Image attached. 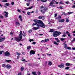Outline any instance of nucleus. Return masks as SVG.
Listing matches in <instances>:
<instances>
[{
	"label": "nucleus",
	"instance_id": "nucleus-1",
	"mask_svg": "<svg viewBox=\"0 0 75 75\" xmlns=\"http://www.w3.org/2000/svg\"><path fill=\"white\" fill-rule=\"evenodd\" d=\"M34 22L35 23H34L32 25V26H34V25H36L37 27H34L33 30H38L40 27H42L43 28H45V25L43 23L42 21L40 20H37L35 19L34 21Z\"/></svg>",
	"mask_w": 75,
	"mask_h": 75
},
{
	"label": "nucleus",
	"instance_id": "nucleus-2",
	"mask_svg": "<svg viewBox=\"0 0 75 75\" xmlns=\"http://www.w3.org/2000/svg\"><path fill=\"white\" fill-rule=\"evenodd\" d=\"M22 34V31L21 30L20 32L19 37L15 38V40L16 41H18L19 42L21 40V39H22V36H21Z\"/></svg>",
	"mask_w": 75,
	"mask_h": 75
},
{
	"label": "nucleus",
	"instance_id": "nucleus-3",
	"mask_svg": "<svg viewBox=\"0 0 75 75\" xmlns=\"http://www.w3.org/2000/svg\"><path fill=\"white\" fill-rule=\"evenodd\" d=\"M61 34V32L56 31L54 33H53V37H57V36Z\"/></svg>",
	"mask_w": 75,
	"mask_h": 75
},
{
	"label": "nucleus",
	"instance_id": "nucleus-4",
	"mask_svg": "<svg viewBox=\"0 0 75 75\" xmlns=\"http://www.w3.org/2000/svg\"><path fill=\"white\" fill-rule=\"evenodd\" d=\"M4 55L5 57H8L10 55V53L8 51H6L4 53Z\"/></svg>",
	"mask_w": 75,
	"mask_h": 75
},
{
	"label": "nucleus",
	"instance_id": "nucleus-5",
	"mask_svg": "<svg viewBox=\"0 0 75 75\" xmlns=\"http://www.w3.org/2000/svg\"><path fill=\"white\" fill-rule=\"evenodd\" d=\"M54 2L52 1V2H50V4L49 6H51V7H55V5H53L54 4Z\"/></svg>",
	"mask_w": 75,
	"mask_h": 75
},
{
	"label": "nucleus",
	"instance_id": "nucleus-6",
	"mask_svg": "<svg viewBox=\"0 0 75 75\" xmlns=\"http://www.w3.org/2000/svg\"><path fill=\"white\" fill-rule=\"evenodd\" d=\"M60 65H58V67L59 68H64L65 67V66H64V64L61 63Z\"/></svg>",
	"mask_w": 75,
	"mask_h": 75
},
{
	"label": "nucleus",
	"instance_id": "nucleus-7",
	"mask_svg": "<svg viewBox=\"0 0 75 75\" xmlns=\"http://www.w3.org/2000/svg\"><path fill=\"white\" fill-rule=\"evenodd\" d=\"M4 13H5L6 14L4 15V17H5V18H7L8 17V13L7 12L5 11L4 12Z\"/></svg>",
	"mask_w": 75,
	"mask_h": 75
},
{
	"label": "nucleus",
	"instance_id": "nucleus-8",
	"mask_svg": "<svg viewBox=\"0 0 75 75\" xmlns=\"http://www.w3.org/2000/svg\"><path fill=\"white\" fill-rule=\"evenodd\" d=\"M39 19H42V20H45V16H40L38 17Z\"/></svg>",
	"mask_w": 75,
	"mask_h": 75
},
{
	"label": "nucleus",
	"instance_id": "nucleus-9",
	"mask_svg": "<svg viewBox=\"0 0 75 75\" xmlns=\"http://www.w3.org/2000/svg\"><path fill=\"white\" fill-rule=\"evenodd\" d=\"M35 52L33 50H31L30 52V55H33V54H35Z\"/></svg>",
	"mask_w": 75,
	"mask_h": 75
},
{
	"label": "nucleus",
	"instance_id": "nucleus-10",
	"mask_svg": "<svg viewBox=\"0 0 75 75\" xmlns=\"http://www.w3.org/2000/svg\"><path fill=\"white\" fill-rule=\"evenodd\" d=\"M6 68H8V69H10V68H11V65L8 64L6 65Z\"/></svg>",
	"mask_w": 75,
	"mask_h": 75
},
{
	"label": "nucleus",
	"instance_id": "nucleus-11",
	"mask_svg": "<svg viewBox=\"0 0 75 75\" xmlns=\"http://www.w3.org/2000/svg\"><path fill=\"white\" fill-rule=\"evenodd\" d=\"M5 39H6V38H5V37H4V38H1L0 39V42L3 41L4 40H5Z\"/></svg>",
	"mask_w": 75,
	"mask_h": 75
},
{
	"label": "nucleus",
	"instance_id": "nucleus-12",
	"mask_svg": "<svg viewBox=\"0 0 75 75\" xmlns=\"http://www.w3.org/2000/svg\"><path fill=\"white\" fill-rule=\"evenodd\" d=\"M65 21V20L64 19H61L59 20V22H60V23H62L63 22H64Z\"/></svg>",
	"mask_w": 75,
	"mask_h": 75
},
{
	"label": "nucleus",
	"instance_id": "nucleus-13",
	"mask_svg": "<svg viewBox=\"0 0 75 75\" xmlns=\"http://www.w3.org/2000/svg\"><path fill=\"white\" fill-rule=\"evenodd\" d=\"M54 30L52 29H51L50 30H49V33H52L54 31Z\"/></svg>",
	"mask_w": 75,
	"mask_h": 75
},
{
	"label": "nucleus",
	"instance_id": "nucleus-14",
	"mask_svg": "<svg viewBox=\"0 0 75 75\" xmlns=\"http://www.w3.org/2000/svg\"><path fill=\"white\" fill-rule=\"evenodd\" d=\"M48 65L50 66H51V65H52V62H51V61H50L48 63Z\"/></svg>",
	"mask_w": 75,
	"mask_h": 75
},
{
	"label": "nucleus",
	"instance_id": "nucleus-15",
	"mask_svg": "<svg viewBox=\"0 0 75 75\" xmlns=\"http://www.w3.org/2000/svg\"><path fill=\"white\" fill-rule=\"evenodd\" d=\"M43 10L45 11H47V10H48V9L47 8H46V7H45L44 9H43Z\"/></svg>",
	"mask_w": 75,
	"mask_h": 75
},
{
	"label": "nucleus",
	"instance_id": "nucleus-16",
	"mask_svg": "<svg viewBox=\"0 0 75 75\" xmlns=\"http://www.w3.org/2000/svg\"><path fill=\"white\" fill-rule=\"evenodd\" d=\"M33 7V6H32L31 7H29V8H26V9H25V10H29V9H31Z\"/></svg>",
	"mask_w": 75,
	"mask_h": 75
},
{
	"label": "nucleus",
	"instance_id": "nucleus-17",
	"mask_svg": "<svg viewBox=\"0 0 75 75\" xmlns=\"http://www.w3.org/2000/svg\"><path fill=\"white\" fill-rule=\"evenodd\" d=\"M19 18H20V21H22V17H21V16H19Z\"/></svg>",
	"mask_w": 75,
	"mask_h": 75
},
{
	"label": "nucleus",
	"instance_id": "nucleus-18",
	"mask_svg": "<svg viewBox=\"0 0 75 75\" xmlns=\"http://www.w3.org/2000/svg\"><path fill=\"white\" fill-rule=\"evenodd\" d=\"M64 47L66 49H67V44H64Z\"/></svg>",
	"mask_w": 75,
	"mask_h": 75
},
{
	"label": "nucleus",
	"instance_id": "nucleus-19",
	"mask_svg": "<svg viewBox=\"0 0 75 75\" xmlns=\"http://www.w3.org/2000/svg\"><path fill=\"white\" fill-rule=\"evenodd\" d=\"M5 62H11V60H6Z\"/></svg>",
	"mask_w": 75,
	"mask_h": 75
},
{
	"label": "nucleus",
	"instance_id": "nucleus-20",
	"mask_svg": "<svg viewBox=\"0 0 75 75\" xmlns=\"http://www.w3.org/2000/svg\"><path fill=\"white\" fill-rule=\"evenodd\" d=\"M16 25H20V23L18 22H16L15 23Z\"/></svg>",
	"mask_w": 75,
	"mask_h": 75
},
{
	"label": "nucleus",
	"instance_id": "nucleus-21",
	"mask_svg": "<svg viewBox=\"0 0 75 75\" xmlns=\"http://www.w3.org/2000/svg\"><path fill=\"white\" fill-rule=\"evenodd\" d=\"M65 65L66 66H69V65H70V63H67L65 64Z\"/></svg>",
	"mask_w": 75,
	"mask_h": 75
},
{
	"label": "nucleus",
	"instance_id": "nucleus-22",
	"mask_svg": "<svg viewBox=\"0 0 75 75\" xmlns=\"http://www.w3.org/2000/svg\"><path fill=\"white\" fill-rule=\"evenodd\" d=\"M32 73V74H33V75H37V74H36V72L35 71V72L33 71Z\"/></svg>",
	"mask_w": 75,
	"mask_h": 75
},
{
	"label": "nucleus",
	"instance_id": "nucleus-23",
	"mask_svg": "<svg viewBox=\"0 0 75 75\" xmlns=\"http://www.w3.org/2000/svg\"><path fill=\"white\" fill-rule=\"evenodd\" d=\"M21 71H23L24 70V67H21Z\"/></svg>",
	"mask_w": 75,
	"mask_h": 75
},
{
	"label": "nucleus",
	"instance_id": "nucleus-24",
	"mask_svg": "<svg viewBox=\"0 0 75 75\" xmlns=\"http://www.w3.org/2000/svg\"><path fill=\"white\" fill-rule=\"evenodd\" d=\"M31 48V46H29L27 47V50H29V49Z\"/></svg>",
	"mask_w": 75,
	"mask_h": 75
},
{
	"label": "nucleus",
	"instance_id": "nucleus-25",
	"mask_svg": "<svg viewBox=\"0 0 75 75\" xmlns=\"http://www.w3.org/2000/svg\"><path fill=\"white\" fill-rule=\"evenodd\" d=\"M16 54H17L18 56H20V55H21V54H20L18 52H16Z\"/></svg>",
	"mask_w": 75,
	"mask_h": 75
},
{
	"label": "nucleus",
	"instance_id": "nucleus-26",
	"mask_svg": "<svg viewBox=\"0 0 75 75\" xmlns=\"http://www.w3.org/2000/svg\"><path fill=\"white\" fill-rule=\"evenodd\" d=\"M5 5H6V6H9L10 4H9V3H6L5 4Z\"/></svg>",
	"mask_w": 75,
	"mask_h": 75
},
{
	"label": "nucleus",
	"instance_id": "nucleus-27",
	"mask_svg": "<svg viewBox=\"0 0 75 75\" xmlns=\"http://www.w3.org/2000/svg\"><path fill=\"white\" fill-rule=\"evenodd\" d=\"M41 1H43L42 2L45 3L46 1H47V0H40Z\"/></svg>",
	"mask_w": 75,
	"mask_h": 75
},
{
	"label": "nucleus",
	"instance_id": "nucleus-28",
	"mask_svg": "<svg viewBox=\"0 0 75 75\" xmlns=\"http://www.w3.org/2000/svg\"><path fill=\"white\" fill-rule=\"evenodd\" d=\"M61 18V16H59L57 17V18L59 20H60Z\"/></svg>",
	"mask_w": 75,
	"mask_h": 75
},
{
	"label": "nucleus",
	"instance_id": "nucleus-29",
	"mask_svg": "<svg viewBox=\"0 0 75 75\" xmlns=\"http://www.w3.org/2000/svg\"><path fill=\"white\" fill-rule=\"evenodd\" d=\"M2 67H3V68H5L6 67V65H5V64H3L2 65Z\"/></svg>",
	"mask_w": 75,
	"mask_h": 75
},
{
	"label": "nucleus",
	"instance_id": "nucleus-30",
	"mask_svg": "<svg viewBox=\"0 0 75 75\" xmlns=\"http://www.w3.org/2000/svg\"><path fill=\"white\" fill-rule=\"evenodd\" d=\"M73 12H69L67 13V14H72Z\"/></svg>",
	"mask_w": 75,
	"mask_h": 75
},
{
	"label": "nucleus",
	"instance_id": "nucleus-31",
	"mask_svg": "<svg viewBox=\"0 0 75 75\" xmlns=\"http://www.w3.org/2000/svg\"><path fill=\"white\" fill-rule=\"evenodd\" d=\"M53 42L54 44H55V45H58V43L56 42L55 41L54 42Z\"/></svg>",
	"mask_w": 75,
	"mask_h": 75
},
{
	"label": "nucleus",
	"instance_id": "nucleus-32",
	"mask_svg": "<svg viewBox=\"0 0 75 75\" xmlns=\"http://www.w3.org/2000/svg\"><path fill=\"white\" fill-rule=\"evenodd\" d=\"M27 14H28V16H31V14H30V12H28Z\"/></svg>",
	"mask_w": 75,
	"mask_h": 75
},
{
	"label": "nucleus",
	"instance_id": "nucleus-33",
	"mask_svg": "<svg viewBox=\"0 0 75 75\" xmlns=\"http://www.w3.org/2000/svg\"><path fill=\"white\" fill-rule=\"evenodd\" d=\"M66 49H67V50H71V48L70 47H67Z\"/></svg>",
	"mask_w": 75,
	"mask_h": 75
},
{
	"label": "nucleus",
	"instance_id": "nucleus-34",
	"mask_svg": "<svg viewBox=\"0 0 75 75\" xmlns=\"http://www.w3.org/2000/svg\"><path fill=\"white\" fill-rule=\"evenodd\" d=\"M45 42H47V41H49V39H46L45 40Z\"/></svg>",
	"mask_w": 75,
	"mask_h": 75
},
{
	"label": "nucleus",
	"instance_id": "nucleus-35",
	"mask_svg": "<svg viewBox=\"0 0 75 75\" xmlns=\"http://www.w3.org/2000/svg\"><path fill=\"white\" fill-rule=\"evenodd\" d=\"M7 0H2V2H4V3H5L6 2H7Z\"/></svg>",
	"mask_w": 75,
	"mask_h": 75
},
{
	"label": "nucleus",
	"instance_id": "nucleus-36",
	"mask_svg": "<svg viewBox=\"0 0 75 75\" xmlns=\"http://www.w3.org/2000/svg\"><path fill=\"white\" fill-rule=\"evenodd\" d=\"M59 8L61 9H63V8H64V7H63L62 6H60L59 7Z\"/></svg>",
	"mask_w": 75,
	"mask_h": 75
},
{
	"label": "nucleus",
	"instance_id": "nucleus-37",
	"mask_svg": "<svg viewBox=\"0 0 75 75\" xmlns=\"http://www.w3.org/2000/svg\"><path fill=\"white\" fill-rule=\"evenodd\" d=\"M69 68V67H67L65 68V69H67V70Z\"/></svg>",
	"mask_w": 75,
	"mask_h": 75
},
{
	"label": "nucleus",
	"instance_id": "nucleus-38",
	"mask_svg": "<svg viewBox=\"0 0 75 75\" xmlns=\"http://www.w3.org/2000/svg\"><path fill=\"white\" fill-rule=\"evenodd\" d=\"M17 11L18 12V13H21V11H20V10L18 9H17Z\"/></svg>",
	"mask_w": 75,
	"mask_h": 75
},
{
	"label": "nucleus",
	"instance_id": "nucleus-39",
	"mask_svg": "<svg viewBox=\"0 0 75 75\" xmlns=\"http://www.w3.org/2000/svg\"><path fill=\"white\" fill-rule=\"evenodd\" d=\"M59 4H63V2H62V1H60Z\"/></svg>",
	"mask_w": 75,
	"mask_h": 75
},
{
	"label": "nucleus",
	"instance_id": "nucleus-40",
	"mask_svg": "<svg viewBox=\"0 0 75 75\" xmlns=\"http://www.w3.org/2000/svg\"><path fill=\"white\" fill-rule=\"evenodd\" d=\"M69 21V20L68 19H67L66 20V22H67V23H68Z\"/></svg>",
	"mask_w": 75,
	"mask_h": 75
},
{
	"label": "nucleus",
	"instance_id": "nucleus-41",
	"mask_svg": "<svg viewBox=\"0 0 75 75\" xmlns=\"http://www.w3.org/2000/svg\"><path fill=\"white\" fill-rule=\"evenodd\" d=\"M29 41L30 42H31V41H34V40L33 39H30L29 40Z\"/></svg>",
	"mask_w": 75,
	"mask_h": 75
},
{
	"label": "nucleus",
	"instance_id": "nucleus-42",
	"mask_svg": "<svg viewBox=\"0 0 75 75\" xmlns=\"http://www.w3.org/2000/svg\"><path fill=\"white\" fill-rule=\"evenodd\" d=\"M3 52H4V51H0V55H1L2 54V53H3Z\"/></svg>",
	"mask_w": 75,
	"mask_h": 75
},
{
	"label": "nucleus",
	"instance_id": "nucleus-43",
	"mask_svg": "<svg viewBox=\"0 0 75 75\" xmlns=\"http://www.w3.org/2000/svg\"><path fill=\"white\" fill-rule=\"evenodd\" d=\"M75 41V38H74L73 39V40H72L71 41V42H74V41Z\"/></svg>",
	"mask_w": 75,
	"mask_h": 75
},
{
	"label": "nucleus",
	"instance_id": "nucleus-44",
	"mask_svg": "<svg viewBox=\"0 0 75 75\" xmlns=\"http://www.w3.org/2000/svg\"><path fill=\"white\" fill-rule=\"evenodd\" d=\"M63 14L64 16H68V14L67 13H64L63 12Z\"/></svg>",
	"mask_w": 75,
	"mask_h": 75
},
{
	"label": "nucleus",
	"instance_id": "nucleus-45",
	"mask_svg": "<svg viewBox=\"0 0 75 75\" xmlns=\"http://www.w3.org/2000/svg\"><path fill=\"white\" fill-rule=\"evenodd\" d=\"M38 75H40V74H41V71H38Z\"/></svg>",
	"mask_w": 75,
	"mask_h": 75
},
{
	"label": "nucleus",
	"instance_id": "nucleus-46",
	"mask_svg": "<svg viewBox=\"0 0 75 75\" xmlns=\"http://www.w3.org/2000/svg\"><path fill=\"white\" fill-rule=\"evenodd\" d=\"M21 61H25V62H27V61H25V59H22Z\"/></svg>",
	"mask_w": 75,
	"mask_h": 75
},
{
	"label": "nucleus",
	"instance_id": "nucleus-47",
	"mask_svg": "<svg viewBox=\"0 0 75 75\" xmlns=\"http://www.w3.org/2000/svg\"><path fill=\"white\" fill-rule=\"evenodd\" d=\"M36 44V42H34L32 43V44H33V45H35V44Z\"/></svg>",
	"mask_w": 75,
	"mask_h": 75
},
{
	"label": "nucleus",
	"instance_id": "nucleus-48",
	"mask_svg": "<svg viewBox=\"0 0 75 75\" xmlns=\"http://www.w3.org/2000/svg\"><path fill=\"white\" fill-rule=\"evenodd\" d=\"M65 40V38H62L61 39V41H64V40Z\"/></svg>",
	"mask_w": 75,
	"mask_h": 75
},
{
	"label": "nucleus",
	"instance_id": "nucleus-49",
	"mask_svg": "<svg viewBox=\"0 0 75 75\" xmlns=\"http://www.w3.org/2000/svg\"><path fill=\"white\" fill-rule=\"evenodd\" d=\"M68 35L69 37H70L71 36V34L70 33H69V34H68Z\"/></svg>",
	"mask_w": 75,
	"mask_h": 75
},
{
	"label": "nucleus",
	"instance_id": "nucleus-50",
	"mask_svg": "<svg viewBox=\"0 0 75 75\" xmlns=\"http://www.w3.org/2000/svg\"><path fill=\"white\" fill-rule=\"evenodd\" d=\"M32 32V30H30L28 31V32L29 33H31Z\"/></svg>",
	"mask_w": 75,
	"mask_h": 75
},
{
	"label": "nucleus",
	"instance_id": "nucleus-51",
	"mask_svg": "<svg viewBox=\"0 0 75 75\" xmlns=\"http://www.w3.org/2000/svg\"><path fill=\"white\" fill-rule=\"evenodd\" d=\"M66 37V35L64 34L62 36V37Z\"/></svg>",
	"mask_w": 75,
	"mask_h": 75
},
{
	"label": "nucleus",
	"instance_id": "nucleus-52",
	"mask_svg": "<svg viewBox=\"0 0 75 75\" xmlns=\"http://www.w3.org/2000/svg\"><path fill=\"white\" fill-rule=\"evenodd\" d=\"M0 17L1 18H3V16L2 15L0 16Z\"/></svg>",
	"mask_w": 75,
	"mask_h": 75
},
{
	"label": "nucleus",
	"instance_id": "nucleus-53",
	"mask_svg": "<svg viewBox=\"0 0 75 75\" xmlns=\"http://www.w3.org/2000/svg\"><path fill=\"white\" fill-rule=\"evenodd\" d=\"M65 3H66V4H69L70 3H69V1H68L67 2H65Z\"/></svg>",
	"mask_w": 75,
	"mask_h": 75
},
{
	"label": "nucleus",
	"instance_id": "nucleus-54",
	"mask_svg": "<svg viewBox=\"0 0 75 75\" xmlns=\"http://www.w3.org/2000/svg\"><path fill=\"white\" fill-rule=\"evenodd\" d=\"M20 57V56H18L17 57V59H19V58Z\"/></svg>",
	"mask_w": 75,
	"mask_h": 75
},
{
	"label": "nucleus",
	"instance_id": "nucleus-55",
	"mask_svg": "<svg viewBox=\"0 0 75 75\" xmlns=\"http://www.w3.org/2000/svg\"><path fill=\"white\" fill-rule=\"evenodd\" d=\"M47 55H48L49 56H51V54H48V53H47Z\"/></svg>",
	"mask_w": 75,
	"mask_h": 75
},
{
	"label": "nucleus",
	"instance_id": "nucleus-56",
	"mask_svg": "<svg viewBox=\"0 0 75 75\" xmlns=\"http://www.w3.org/2000/svg\"><path fill=\"white\" fill-rule=\"evenodd\" d=\"M36 13H38V9H36L35 11Z\"/></svg>",
	"mask_w": 75,
	"mask_h": 75
},
{
	"label": "nucleus",
	"instance_id": "nucleus-57",
	"mask_svg": "<svg viewBox=\"0 0 75 75\" xmlns=\"http://www.w3.org/2000/svg\"><path fill=\"white\" fill-rule=\"evenodd\" d=\"M72 8H75V5L73 6L72 7H71Z\"/></svg>",
	"mask_w": 75,
	"mask_h": 75
},
{
	"label": "nucleus",
	"instance_id": "nucleus-58",
	"mask_svg": "<svg viewBox=\"0 0 75 75\" xmlns=\"http://www.w3.org/2000/svg\"><path fill=\"white\" fill-rule=\"evenodd\" d=\"M18 75H22L21 73H18Z\"/></svg>",
	"mask_w": 75,
	"mask_h": 75
},
{
	"label": "nucleus",
	"instance_id": "nucleus-59",
	"mask_svg": "<svg viewBox=\"0 0 75 75\" xmlns=\"http://www.w3.org/2000/svg\"><path fill=\"white\" fill-rule=\"evenodd\" d=\"M26 36V34L25 33L23 35V37H25Z\"/></svg>",
	"mask_w": 75,
	"mask_h": 75
},
{
	"label": "nucleus",
	"instance_id": "nucleus-60",
	"mask_svg": "<svg viewBox=\"0 0 75 75\" xmlns=\"http://www.w3.org/2000/svg\"><path fill=\"white\" fill-rule=\"evenodd\" d=\"M57 42H59V40H58V39L57 40Z\"/></svg>",
	"mask_w": 75,
	"mask_h": 75
},
{
	"label": "nucleus",
	"instance_id": "nucleus-61",
	"mask_svg": "<svg viewBox=\"0 0 75 75\" xmlns=\"http://www.w3.org/2000/svg\"><path fill=\"white\" fill-rule=\"evenodd\" d=\"M42 55L43 56V57H45V56H46V55L44 54H42Z\"/></svg>",
	"mask_w": 75,
	"mask_h": 75
},
{
	"label": "nucleus",
	"instance_id": "nucleus-62",
	"mask_svg": "<svg viewBox=\"0 0 75 75\" xmlns=\"http://www.w3.org/2000/svg\"><path fill=\"white\" fill-rule=\"evenodd\" d=\"M14 2H12L11 3V4H12V5H14Z\"/></svg>",
	"mask_w": 75,
	"mask_h": 75
},
{
	"label": "nucleus",
	"instance_id": "nucleus-63",
	"mask_svg": "<svg viewBox=\"0 0 75 75\" xmlns=\"http://www.w3.org/2000/svg\"><path fill=\"white\" fill-rule=\"evenodd\" d=\"M72 49L73 50H75V47H72Z\"/></svg>",
	"mask_w": 75,
	"mask_h": 75
},
{
	"label": "nucleus",
	"instance_id": "nucleus-64",
	"mask_svg": "<svg viewBox=\"0 0 75 75\" xmlns=\"http://www.w3.org/2000/svg\"><path fill=\"white\" fill-rule=\"evenodd\" d=\"M69 33L68 31H67L66 32V34H69Z\"/></svg>",
	"mask_w": 75,
	"mask_h": 75
}]
</instances>
